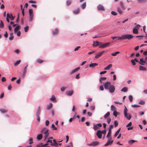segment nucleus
Instances as JSON below:
<instances>
[{
  "label": "nucleus",
  "instance_id": "c03bdc74",
  "mask_svg": "<svg viewBox=\"0 0 147 147\" xmlns=\"http://www.w3.org/2000/svg\"><path fill=\"white\" fill-rule=\"evenodd\" d=\"M55 97L54 95H53L51 98H50V100L52 101H54L55 100Z\"/></svg>",
  "mask_w": 147,
  "mask_h": 147
},
{
  "label": "nucleus",
  "instance_id": "393cba45",
  "mask_svg": "<svg viewBox=\"0 0 147 147\" xmlns=\"http://www.w3.org/2000/svg\"><path fill=\"white\" fill-rule=\"evenodd\" d=\"M58 33V30L57 29H56L55 30L53 31V35H55L57 34Z\"/></svg>",
  "mask_w": 147,
  "mask_h": 147
},
{
  "label": "nucleus",
  "instance_id": "a211bd4d",
  "mask_svg": "<svg viewBox=\"0 0 147 147\" xmlns=\"http://www.w3.org/2000/svg\"><path fill=\"white\" fill-rule=\"evenodd\" d=\"M80 69V67H78V68L75 69L74 70H73L71 72V74H72L74 73H75L76 71H77L78 70Z\"/></svg>",
  "mask_w": 147,
  "mask_h": 147
},
{
  "label": "nucleus",
  "instance_id": "bf43d9fd",
  "mask_svg": "<svg viewBox=\"0 0 147 147\" xmlns=\"http://www.w3.org/2000/svg\"><path fill=\"white\" fill-rule=\"evenodd\" d=\"M118 125V123L117 121L115 120L114 121V125L115 127H117Z\"/></svg>",
  "mask_w": 147,
  "mask_h": 147
},
{
  "label": "nucleus",
  "instance_id": "680f3d73",
  "mask_svg": "<svg viewBox=\"0 0 147 147\" xmlns=\"http://www.w3.org/2000/svg\"><path fill=\"white\" fill-rule=\"evenodd\" d=\"M111 13L114 16H116L117 15V13L113 11H111Z\"/></svg>",
  "mask_w": 147,
  "mask_h": 147
},
{
  "label": "nucleus",
  "instance_id": "72a5a7b5",
  "mask_svg": "<svg viewBox=\"0 0 147 147\" xmlns=\"http://www.w3.org/2000/svg\"><path fill=\"white\" fill-rule=\"evenodd\" d=\"M116 109L114 105H112L111 106V110L112 111H115Z\"/></svg>",
  "mask_w": 147,
  "mask_h": 147
},
{
  "label": "nucleus",
  "instance_id": "49530a36",
  "mask_svg": "<svg viewBox=\"0 0 147 147\" xmlns=\"http://www.w3.org/2000/svg\"><path fill=\"white\" fill-rule=\"evenodd\" d=\"M131 106L132 107H134V108L139 107H140V105H131Z\"/></svg>",
  "mask_w": 147,
  "mask_h": 147
},
{
  "label": "nucleus",
  "instance_id": "de8ad7c7",
  "mask_svg": "<svg viewBox=\"0 0 147 147\" xmlns=\"http://www.w3.org/2000/svg\"><path fill=\"white\" fill-rule=\"evenodd\" d=\"M118 113V112L116 111H113V114L115 117H117Z\"/></svg>",
  "mask_w": 147,
  "mask_h": 147
},
{
  "label": "nucleus",
  "instance_id": "f704fd0d",
  "mask_svg": "<svg viewBox=\"0 0 147 147\" xmlns=\"http://www.w3.org/2000/svg\"><path fill=\"white\" fill-rule=\"evenodd\" d=\"M0 111L3 113H5L8 112V110L5 109H2L0 110Z\"/></svg>",
  "mask_w": 147,
  "mask_h": 147
},
{
  "label": "nucleus",
  "instance_id": "864d4df0",
  "mask_svg": "<svg viewBox=\"0 0 147 147\" xmlns=\"http://www.w3.org/2000/svg\"><path fill=\"white\" fill-rule=\"evenodd\" d=\"M146 0H138V2L139 3H142L145 2Z\"/></svg>",
  "mask_w": 147,
  "mask_h": 147
},
{
  "label": "nucleus",
  "instance_id": "f03ea898",
  "mask_svg": "<svg viewBox=\"0 0 147 147\" xmlns=\"http://www.w3.org/2000/svg\"><path fill=\"white\" fill-rule=\"evenodd\" d=\"M134 37V36L131 34H125L122 35L121 36V40H124L127 39L128 40L132 39Z\"/></svg>",
  "mask_w": 147,
  "mask_h": 147
},
{
  "label": "nucleus",
  "instance_id": "f8f14e48",
  "mask_svg": "<svg viewBox=\"0 0 147 147\" xmlns=\"http://www.w3.org/2000/svg\"><path fill=\"white\" fill-rule=\"evenodd\" d=\"M74 93V91L73 90H71L69 91H67L66 92V94L68 96H71Z\"/></svg>",
  "mask_w": 147,
  "mask_h": 147
},
{
  "label": "nucleus",
  "instance_id": "37998d69",
  "mask_svg": "<svg viewBox=\"0 0 147 147\" xmlns=\"http://www.w3.org/2000/svg\"><path fill=\"white\" fill-rule=\"evenodd\" d=\"M4 24L3 22L1 20L0 23V28H3V27Z\"/></svg>",
  "mask_w": 147,
  "mask_h": 147
},
{
  "label": "nucleus",
  "instance_id": "f257e3e1",
  "mask_svg": "<svg viewBox=\"0 0 147 147\" xmlns=\"http://www.w3.org/2000/svg\"><path fill=\"white\" fill-rule=\"evenodd\" d=\"M104 86L105 88L107 90H109L111 93H113L115 91V87L113 85H111L110 82H105Z\"/></svg>",
  "mask_w": 147,
  "mask_h": 147
},
{
  "label": "nucleus",
  "instance_id": "13d9d810",
  "mask_svg": "<svg viewBox=\"0 0 147 147\" xmlns=\"http://www.w3.org/2000/svg\"><path fill=\"white\" fill-rule=\"evenodd\" d=\"M131 63L132 64L134 65H135L136 64V63H135L134 60L133 59L131 60Z\"/></svg>",
  "mask_w": 147,
  "mask_h": 147
},
{
  "label": "nucleus",
  "instance_id": "7c9ffc66",
  "mask_svg": "<svg viewBox=\"0 0 147 147\" xmlns=\"http://www.w3.org/2000/svg\"><path fill=\"white\" fill-rule=\"evenodd\" d=\"M121 130V128H119L118 130L115 133L114 136L115 137H116L119 134L120 131Z\"/></svg>",
  "mask_w": 147,
  "mask_h": 147
},
{
  "label": "nucleus",
  "instance_id": "7ed1b4c3",
  "mask_svg": "<svg viewBox=\"0 0 147 147\" xmlns=\"http://www.w3.org/2000/svg\"><path fill=\"white\" fill-rule=\"evenodd\" d=\"M127 109L125 106L124 111V113L125 117L128 120H130L131 118V116L129 114H128L127 113Z\"/></svg>",
  "mask_w": 147,
  "mask_h": 147
},
{
  "label": "nucleus",
  "instance_id": "423d86ee",
  "mask_svg": "<svg viewBox=\"0 0 147 147\" xmlns=\"http://www.w3.org/2000/svg\"><path fill=\"white\" fill-rule=\"evenodd\" d=\"M108 140L106 144H105V146H107L109 145H111L113 142V140H112V138L110 137L109 138H108Z\"/></svg>",
  "mask_w": 147,
  "mask_h": 147
},
{
  "label": "nucleus",
  "instance_id": "1a4fd4ad",
  "mask_svg": "<svg viewBox=\"0 0 147 147\" xmlns=\"http://www.w3.org/2000/svg\"><path fill=\"white\" fill-rule=\"evenodd\" d=\"M98 9L100 11H105V9L104 7L101 5H99L97 7Z\"/></svg>",
  "mask_w": 147,
  "mask_h": 147
},
{
  "label": "nucleus",
  "instance_id": "0e129e2a",
  "mask_svg": "<svg viewBox=\"0 0 147 147\" xmlns=\"http://www.w3.org/2000/svg\"><path fill=\"white\" fill-rule=\"evenodd\" d=\"M46 130V128H43L42 129V130H41V132L42 133H44Z\"/></svg>",
  "mask_w": 147,
  "mask_h": 147
},
{
  "label": "nucleus",
  "instance_id": "6ab92c4d",
  "mask_svg": "<svg viewBox=\"0 0 147 147\" xmlns=\"http://www.w3.org/2000/svg\"><path fill=\"white\" fill-rule=\"evenodd\" d=\"M98 65V64L97 63H91L90 64L89 66L90 67H94L95 66H97Z\"/></svg>",
  "mask_w": 147,
  "mask_h": 147
},
{
  "label": "nucleus",
  "instance_id": "338daca9",
  "mask_svg": "<svg viewBox=\"0 0 147 147\" xmlns=\"http://www.w3.org/2000/svg\"><path fill=\"white\" fill-rule=\"evenodd\" d=\"M14 52L17 53V54H19L20 52V51L19 49H16L14 51Z\"/></svg>",
  "mask_w": 147,
  "mask_h": 147
},
{
  "label": "nucleus",
  "instance_id": "20e7f679",
  "mask_svg": "<svg viewBox=\"0 0 147 147\" xmlns=\"http://www.w3.org/2000/svg\"><path fill=\"white\" fill-rule=\"evenodd\" d=\"M40 106H39L38 107L37 110L36 111V115L37 117V121L39 122L40 120V119L39 117V115L40 114Z\"/></svg>",
  "mask_w": 147,
  "mask_h": 147
},
{
  "label": "nucleus",
  "instance_id": "473e14b6",
  "mask_svg": "<svg viewBox=\"0 0 147 147\" xmlns=\"http://www.w3.org/2000/svg\"><path fill=\"white\" fill-rule=\"evenodd\" d=\"M120 52L119 51H117L115 53H112L111 54V55L113 56H116L117 54L119 53Z\"/></svg>",
  "mask_w": 147,
  "mask_h": 147
},
{
  "label": "nucleus",
  "instance_id": "412c9836",
  "mask_svg": "<svg viewBox=\"0 0 147 147\" xmlns=\"http://www.w3.org/2000/svg\"><path fill=\"white\" fill-rule=\"evenodd\" d=\"M133 32L134 34H137L138 32V30L136 28H134L133 30Z\"/></svg>",
  "mask_w": 147,
  "mask_h": 147
},
{
  "label": "nucleus",
  "instance_id": "9b49d317",
  "mask_svg": "<svg viewBox=\"0 0 147 147\" xmlns=\"http://www.w3.org/2000/svg\"><path fill=\"white\" fill-rule=\"evenodd\" d=\"M96 135L100 139L102 138V135L101 131L98 130L96 132Z\"/></svg>",
  "mask_w": 147,
  "mask_h": 147
},
{
  "label": "nucleus",
  "instance_id": "3c124183",
  "mask_svg": "<svg viewBox=\"0 0 147 147\" xmlns=\"http://www.w3.org/2000/svg\"><path fill=\"white\" fill-rule=\"evenodd\" d=\"M44 61L41 60L40 59H38L37 60V62L38 63H41L44 62Z\"/></svg>",
  "mask_w": 147,
  "mask_h": 147
},
{
  "label": "nucleus",
  "instance_id": "09e8293b",
  "mask_svg": "<svg viewBox=\"0 0 147 147\" xmlns=\"http://www.w3.org/2000/svg\"><path fill=\"white\" fill-rule=\"evenodd\" d=\"M29 27L28 26L25 27L24 28V31L25 32H27L29 29Z\"/></svg>",
  "mask_w": 147,
  "mask_h": 147
},
{
  "label": "nucleus",
  "instance_id": "a19ab883",
  "mask_svg": "<svg viewBox=\"0 0 147 147\" xmlns=\"http://www.w3.org/2000/svg\"><path fill=\"white\" fill-rule=\"evenodd\" d=\"M93 128L95 130H96L98 129V126H97V124L94 125Z\"/></svg>",
  "mask_w": 147,
  "mask_h": 147
},
{
  "label": "nucleus",
  "instance_id": "58836bf2",
  "mask_svg": "<svg viewBox=\"0 0 147 147\" xmlns=\"http://www.w3.org/2000/svg\"><path fill=\"white\" fill-rule=\"evenodd\" d=\"M49 142L51 143V145L52 146H54V143H53L52 140H50L49 139L48 141H47V143H48Z\"/></svg>",
  "mask_w": 147,
  "mask_h": 147
},
{
  "label": "nucleus",
  "instance_id": "4be33fe9",
  "mask_svg": "<svg viewBox=\"0 0 147 147\" xmlns=\"http://www.w3.org/2000/svg\"><path fill=\"white\" fill-rule=\"evenodd\" d=\"M117 11L118 13L120 15H122L123 13V12L121 10V8L119 7H118L117 9Z\"/></svg>",
  "mask_w": 147,
  "mask_h": 147
},
{
  "label": "nucleus",
  "instance_id": "c85d7f7f",
  "mask_svg": "<svg viewBox=\"0 0 147 147\" xmlns=\"http://www.w3.org/2000/svg\"><path fill=\"white\" fill-rule=\"evenodd\" d=\"M102 55L101 54L100 52L98 53L97 54H96V56H95V58L96 59H98Z\"/></svg>",
  "mask_w": 147,
  "mask_h": 147
},
{
  "label": "nucleus",
  "instance_id": "a878e982",
  "mask_svg": "<svg viewBox=\"0 0 147 147\" xmlns=\"http://www.w3.org/2000/svg\"><path fill=\"white\" fill-rule=\"evenodd\" d=\"M10 36L9 37V38L10 40H13L14 38V36L13 35V33H10Z\"/></svg>",
  "mask_w": 147,
  "mask_h": 147
},
{
  "label": "nucleus",
  "instance_id": "39448f33",
  "mask_svg": "<svg viewBox=\"0 0 147 147\" xmlns=\"http://www.w3.org/2000/svg\"><path fill=\"white\" fill-rule=\"evenodd\" d=\"M29 11V20L30 21H32L33 20V18L34 16L32 9H30Z\"/></svg>",
  "mask_w": 147,
  "mask_h": 147
},
{
  "label": "nucleus",
  "instance_id": "a18cd8bd",
  "mask_svg": "<svg viewBox=\"0 0 147 147\" xmlns=\"http://www.w3.org/2000/svg\"><path fill=\"white\" fill-rule=\"evenodd\" d=\"M33 138H30L29 140V144H32L33 143Z\"/></svg>",
  "mask_w": 147,
  "mask_h": 147
},
{
  "label": "nucleus",
  "instance_id": "aec40b11",
  "mask_svg": "<svg viewBox=\"0 0 147 147\" xmlns=\"http://www.w3.org/2000/svg\"><path fill=\"white\" fill-rule=\"evenodd\" d=\"M110 113L109 112H108L107 113L105 114L104 116V118L105 119H106L108 117H109L110 116Z\"/></svg>",
  "mask_w": 147,
  "mask_h": 147
},
{
  "label": "nucleus",
  "instance_id": "4d7b16f0",
  "mask_svg": "<svg viewBox=\"0 0 147 147\" xmlns=\"http://www.w3.org/2000/svg\"><path fill=\"white\" fill-rule=\"evenodd\" d=\"M67 5L68 6L70 5L71 3V1H68L66 2Z\"/></svg>",
  "mask_w": 147,
  "mask_h": 147
},
{
  "label": "nucleus",
  "instance_id": "f3484780",
  "mask_svg": "<svg viewBox=\"0 0 147 147\" xmlns=\"http://www.w3.org/2000/svg\"><path fill=\"white\" fill-rule=\"evenodd\" d=\"M112 66V64H110L107 65L106 67L104 68V69L105 70H107L111 68Z\"/></svg>",
  "mask_w": 147,
  "mask_h": 147
},
{
  "label": "nucleus",
  "instance_id": "5701e85b",
  "mask_svg": "<svg viewBox=\"0 0 147 147\" xmlns=\"http://www.w3.org/2000/svg\"><path fill=\"white\" fill-rule=\"evenodd\" d=\"M139 69L140 70L145 71L146 70V68L140 65L139 66Z\"/></svg>",
  "mask_w": 147,
  "mask_h": 147
},
{
  "label": "nucleus",
  "instance_id": "e2e57ef3",
  "mask_svg": "<svg viewBox=\"0 0 147 147\" xmlns=\"http://www.w3.org/2000/svg\"><path fill=\"white\" fill-rule=\"evenodd\" d=\"M106 131L105 129H104L102 131H101V133L102 134H104L105 135L106 134Z\"/></svg>",
  "mask_w": 147,
  "mask_h": 147
},
{
  "label": "nucleus",
  "instance_id": "4c0bfd02",
  "mask_svg": "<svg viewBox=\"0 0 147 147\" xmlns=\"http://www.w3.org/2000/svg\"><path fill=\"white\" fill-rule=\"evenodd\" d=\"M107 78L106 77H101L100 79V82L102 83V80H105Z\"/></svg>",
  "mask_w": 147,
  "mask_h": 147
},
{
  "label": "nucleus",
  "instance_id": "bb28decb",
  "mask_svg": "<svg viewBox=\"0 0 147 147\" xmlns=\"http://www.w3.org/2000/svg\"><path fill=\"white\" fill-rule=\"evenodd\" d=\"M128 90V88L126 87L123 88L121 90V91L124 92H126Z\"/></svg>",
  "mask_w": 147,
  "mask_h": 147
},
{
  "label": "nucleus",
  "instance_id": "0eeeda50",
  "mask_svg": "<svg viewBox=\"0 0 147 147\" xmlns=\"http://www.w3.org/2000/svg\"><path fill=\"white\" fill-rule=\"evenodd\" d=\"M110 44V42L106 43L104 44H102H102H100V45L99 47L100 48H104L107 47Z\"/></svg>",
  "mask_w": 147,
  "mask_h": 147
},
{
  "label": "nucleus",
  "instance_id": "69168bd1",
  "mask_svg": "<svg viewBox=\"0 0 147 147\" xmlns=\"http://www.w3.org/2000/svg\"><path fill=\"white\" fill-rule=\"evenodd\" d=\"M49 144L48 143H47L46 144H45L44 145H41V146L42 147H49V146H48V145Z\"/></svg>",
  "mask_w": 147,
  "mask_h": 147
},
{
  "label": "nucleus",
  "instance_id": "ddd939ff",
  "mask_svg": "<svg viewBox=\"0 0 147 147\" xmlns=\"http://www.w3.org/2000/svg\"><path fill=\"white\" fill-rule=\"evenodd\" d=\"M49 131V129H47L44 133V134H45V136H44L45 140H46V139L48 137V136L49 135V133H48Z\"/></svg>",
  "mask_w": 147,
  "mask_h": 147
},
{
  "label": "nucleus",
  "instance_id": "c756f323",
  "mask_svg": "<svg viewBox=\"0 0 147 147\" xmlns=\"http://www.w3.org/2000/svg\"><path fill=\"white\" fill-rule=\"evenodd\" d=\"M111 38L113 40H114L116 38H117V40H121V37L119 36H112L111 37Z\"/></svg>",
  "mask_w": 147,
  "mask_h": 147
},
{
  "label": "nucleus",
  "instance_id": "6e6d98bb",
  "mask_svg": "<svg viewBox=\"0 0 147 147\" xmlns=\"http://www.w3.org/2000/svg\"><path fill=\"white\" fill-rule=\"evenodd\" d=\"M139 103L140 104L143 105L145 103V102L143 100H141L139 102Z\"/></svg>",
  "mask_w": 147,
  "mask_h": 147
},
{
  "label": "nucleus",
  "instance_id": "e433bc0d",
  "mask_svg": "<svg viewBox=\"0 0 147 147\" xmlns=\"http://www.w3.org/2000/svg\"><path fill=\"white\" fill-rule=\"evenodd\" d=\"M20 60L17 61L16 62L14 63V65L15 66H17L20 63Z\"/></svg>",
  "mask_w": 147,
  "mask_h": 147
},
{
  "label": "nucleus",
  "instance_id": "4468645a",
  "mask_svg": "<svg viewBox=\"0 0 147 147\" xmlns=\"http://www.w3.org/2000/svg\"><path fill=\"white\" fill-rule=\"evenodd\" d=\"M146 62V60H144L143 58L140 59V61L139 62V63L142 65H144V64Z\"/></svg>",
  "mask_w": 147,
  "mask_h": 147
},
{
  "label": "nucleus",
  "instance_id": "ea45409f",
  "mask_svg": "<svg viewBox=\"0 0 147 147\" xmlns=\"http://www.w3.org/2000/svg\"><path fill=\"white\" fill-rule=\"evenodd\" d=\"M120 5H121V7L123 9H125V7L124 6V4H123V2H120Z\"/></svg>",
  "mask_w": 147,
  "mask_h": 147
},
{
  "label": "nucleus",
  "instance_id": "2f4dec72",
  "mask_svg": "<svg viewBox=\"0 0 147 147\" xmlns=\"http://www.w3.org/2000/svg\"><path fill=\"white\" fill-rule=\"evenodd\" d=\"M20 29V26H18L17 27H16V28L14 29V32H17Z\"/></svg>",
  "mask_w": 147,
  "mask_h": 147
},
{
  "label": "nucleus",
  "instance_id": "c9c22d12",
  "mask_svg": "<svg viewBox=\"0 0 147 147\" xmlns=\"http://www.w3.org/2000/svg\"><path fill=\"white\" fill-rule=\"evenodd\" d=\"M136 142V141L134 140H131L129 141L128 142V143L129 144H132Z\"/></svg>",
  "mask_w": 147,
  "mask_h": 147
},
{
  "label": "nucleus",
  "instance_id": "79ce46f5",
  "mask_svg": "<svg viewBox=\"0 0 147 147\" xmlns=\"http://www.w3.org/2000/svg\"><path fill=\"white\" fill-rule=\"evenodd\" d=\"M52 128L53 130H56L57 129V128L55 127V125L53 124L52 125Z\"/></svg>",
  "mask_w": 147,
  "mask_h": 147
},
{
  "label": "nucleus",
  "instance_id": "603ef678",
  "mask_svg": "<svg viewBox=\"0 0 147 147\" xmlns=\"http://www.w3.org/2000/svg\"><path fill=\"white\" fill-rule=\"evenodd\" d=\"M106 119L107 120V123L109 124L110 123L111 121V118L110 117H108Z\"/></svg>",
  "mask_w": 147,
  "mask_h": 147
},
{
  "label": "nucleus",
  "instance_id": "9d476101",
  "mask_svg": "<svg viewBox=\"0 0 147 147\" xmlns=\"http://www.w3.org/2000/svg\"><path fill=\"white\" fill-rule=\"evenodd\" d=\"M102 42H99L98 41H94L93 44V46L95 47H97L99 45H100V44H102Z\"/></svg>",
  "mask_w": 147,
  "mask_h": 147
},
{
  "label": "nucleus",
  "instance_id": "2eb2a0df",
  "mask_svg": "<svg viewBox=\"0 0 147 147\" xmlns=\"http://www.w3.org/2000/svg\"><path fill=\"white\" fill-rule=\"evenodd\" d=\"M111 129H109V132L107 134V138H109L111 137L112 138L111 136Z\"/></svg>",
  "mask_w": 147,
  "mask_h": 147
},
{
  "label": "nucleus",
  "instance_id": "6e6552de",
  "mask_svg": "<svg viewBox=\"0 0 147 147\" xmlns=\"http://www.w3.org/2000/svg\"><path fill=\"white\" fill-rule=\"evenodd\" d=\"M99 144V142L98 141L93 142L90 144H89V146H95L98 145Z\"/></svg>",
  "mask_w": 147,
  "mask_h": 147
},
{
  "label": "nucleus",
  "instance_id": "8fccbe9b",
  "mask_svg": "<svg viewBox=\"0 0 147 147\" xmlns=\"http://www.w3.org/2000/svg\"><path fill=\"white\" fill-rule=\"evenodd\" d=\"M129 100L131 102L133 100V96L131 95H130L129 97Z\"/></svg>",
  "mask_w": 147,
  "mask_h": 147
},
{
  "label": "nucleus",
  "instance_id": "774afa93",
  "mask_svg": "<svg viewBox=\"0 0 147 147\" xmlns=\"http://www.w3.org/2000/svg\"><path fill=\"white\" fill-rule=\"evenodd\" d=\"M27 71L26 67H25L24 69V75L26 73Z\"/></svg>",
  "mask_w": 147,
  "mask_h": 147
},
{
  "label": "nucleus",
  "instance_id": "dca6fc26",
  "mask_svg": "<svg viewBox=\"0 0 147 147\" xmlns=\"http://www.w3.org/2000/svg\"><path fill=\"white\" fill-rule=\"evenodd\" d=\"M74 13L75 14H77L79 13L80 12V9L79 8H78L76 9L73 11Z\"/></svg>",
  "mask_w": 147,
  "mask_h": 147
},
{
  "label": "nucleus",
  "instance_id": "cd10ccee",
  "mask_svg": "<svg viewBox=\"0 0 147 147\" xmlns=\"http://www.w3.org/2000/svg\"><path fill=\"white\" fill-rule=\"evenodd\" d=\"M52 107V103H50V105H47V110H49L51 109Z\"/></svg>",
  "mask_w": 147,
  "mask_h": 147
},
{
  "label": "nucleus",
  "instance_id": "5fc2aeb1",
  "mask_svg": "<svg viewBox=\"0 0 147 147\" xmlns=\"http://www.w3.org/2000/svg\"><path fill=\"white\" fill-rule=\"evenodd\" d=\"M86 3H84L82 4L81 6V7L82 9H84L86 7Z\"/></svg>",
  "mask_w": 147,
  "mask_h": 147
},
{
  "label": "nucleus",
  "instance_id": "052dcab7",
  "mask_svg": "<svg viewBox=\"0 0 147 147\" xmlns=\"http://www.w3.org/2000/svg\"><path fill=\"white\" fill-rule=\"evenodd\" d=\"M53 142L54 143V145H55V146H57L58 145V144L57 143L55 140H53Z\"/></svg>",
  "mask_w": 147,
  "mask_h": 147
},
{
  "label": "nucleus",
  "instance_id": "b1692460",
  "mask_svg": "<svg viewBox=\"0 0 147 147\" xmlns=\"http://www.w3.org/2000/svg\"><path fill=\"white\" fill-rule=\"evenodd\" d=\"M42 138V135L41 134H38L37 137V139L38 140H40Z\"/></svg>",
  "mask_w": 147,
  "mask_h": 147
}]
</instances>
